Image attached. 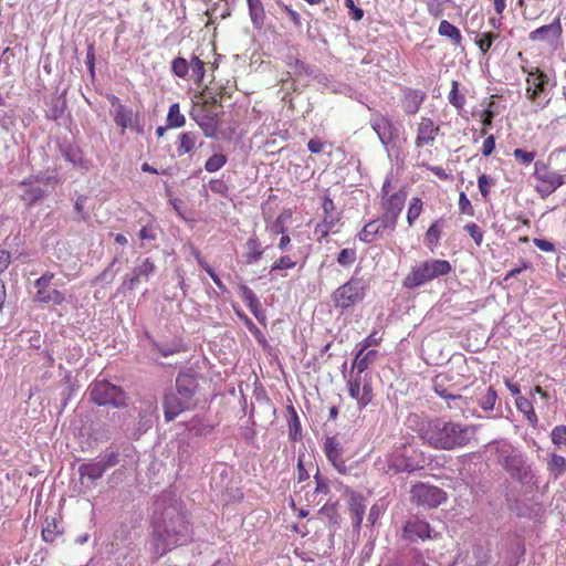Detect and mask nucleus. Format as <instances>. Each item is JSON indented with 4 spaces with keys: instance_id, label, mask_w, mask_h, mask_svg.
Masks as SVG:
<instances>
[{
    "instance_id": "1",
    "label": "nucleus",
    "mask_w": 566,
    "mask_h": 566,
    "mask_svg": "<svg viewBox=\"0 0 566 566\" xmlns=\"http://www.w3.org/2000/svg\"><path fill=\"white\" fill-rule=\"evenodd\" d=\"M189 535V522L181 504L177 501H170L166 505L164 499L158 500L156 502L151 538L155 557L164 556L171 547L185 541Z\"/></svg>"
},
{
    "instance_id": "2",
    "label": "nucleus",
    "mask_w": 566,
    "mask_h": 566,
    "mask_svg": "<svg viewBox=\"0 0 566 566\" xmlns=\"http://www.w3.org/2000/svg\"><path fill=\"white\" fill-rule=\"evenodd\" d=\"M415 431L428 447L451 451L467 447L474 438L476 428L442 417H424L417 421Z\"/></svg>"
},
{
    "instance_id": "3",
    "label": "nucleus",
    "mask_w": 566,
    "mask_h": 566,
    "mask_svg": "<svg viewBox=\"0 0 566 566\" xmlns=\"http://www.w3.org/2000/svg\"><path fill=\"white\" fill-rule=\"evenodd\" d=\"M451 270L452 266L447 260H427L411 269L410 273L403 279L402 285L406 289L412 290L437 277L449 274Z\"/></svg>"
},
{
    "instance_id": "4",
    "label": "nucleus",
    "mask_w": 566,
    "mask_h": 566,
    "mask_svg": "<svg viewBox=\"0 0 566 566\" xmlns=\"http://www.w3.org/2000/svg\"><path fill=\"white\" fill-rule=\"evenodd\" d=\"M391 180L386 179L381 187L380 206L382 209V218L388 221L389 231L396 229L398 218L405 207L407 199V191L402 187L396 192L390 193Z\"/></svg>"
},
{
    "instance_id": "5",
    "label": "nucleus",
    "mask_w": 566,
    "mask_h": 566,
    "mask_svg": "<svg viewBox=\"0 0 566 566\" xmlns=\"http://www.w3.org/2000/svg\"><path fill=\"white\" fill-rule=\"evenodd\" d=\"M366 290L367 285L364 279L352 276L333 292V304L342 311L352 308L365 298Z\"/></svg>"
},
{
    "instance_id": "6",
    "label": "nucleus",
    "mask_w": 566,
    "mask_h": 566,
    "mask_svg": "<svg viewBox=\"0 0 566 566\" xmlns=\"http://www.w3.org/2000/svg\"><path fill=\"white\" fill-rule=\"evenodd\" d=\"M90 399L98 406L125 407L127 396L125 391L107 380H95L88 388Z\"/></svg>"
},
{
    "instance_id": "7",
    "label": "nucleus",
    "mask_w": 566,
    "mask_h": 566,
    "mask_svg": "<svg viewBox=\"0 0 566 566\" xmlns=\"http://www.w3.org/2000/svg\"><path fill=\"white\" fill-rule=\"evenodd\" d=\"M416 449L402 444L394 449L386 458L387 473L415 472L424 468V460H416Z\"/></svg>"
},
{
    "instance_id": "8",
    "label": "nucleus",
    "mask_w": 566,
    "mask_h": 566,
    "mask_svg": "<svg viewBox=\"0 0 566 566\" xmlns=\"http://www.w3.org/2000/svg\"><path fill=\"white\" fill-rule=\"evenodd\" d=\"M214 108L216 99L213 98L212 102L206 99L202 103L195 104L190 111V117L198 124L203 135L209 138L216 137L220 127L219 115Z\"/></svg>"
},
{
    "instance_id": "9",
    "label": "nucleus",
    "mask_w": 566,
    "mask_h": 566,
    "mask_svg": "<svg viewBox=\"0 0 566 566\" xmlns=\"http://www.w3.org/2000/svg\"><path fill=\"white\" fill-rule=\"evenodd\" d=\"M533 176L537 181L535 189L542 198L552 195L566 181L564 175L552 170L549 166L543 161L535 163Z\"/></svg>"
},
{
    "instance_id": "10",
    "label": "nucleus",
    "mask_w": 566,
    "mask_h": 566,
    "mask_svg": "<svg viewBox=\"0 0 566 566\" xmlns=\"http://www.w3.org/2000/svg\"><path fill=\"white\" fill-rule=\"evenodd\" d=\"M410 499L419 506L436 509L447 501V493L436 485L419 482L412 485Z\"/></svg>"
},
{
    "instance_id": "11",
    "label": "nucleus",
    "mask_w": 566,
    "mask_h": 566,
    "mask_svg": "<svg viewBox=\"0 0 566 566\" xmlns=\"http://www.w3.org/2000/svg\"><path fill=\"white\" fill-rule=\"evenodd\" d=\"M107 99L113 107V119L115 124L120 128L122 135L125 134L127 128H130L137 133L142 130L138 115L134 114L132 108L124 105L115 95H109Z\"/></svg>"
},
{
    "instance_id": "12",
    "label": "nucleus",
    "mask_w": 566,
    "mask_h": 566,
    "mask_svg": "<svg viewBox=\"0 0 566 566\" xmlns=\"http://www.w3.org/2000/svg\"><path fill=\"white\" fill-rule=\"evenodd\" d=\"M347 387L349 396L357 401L359 409L367 407L373 401L371 384L363 376V373L352 371Z\"/></svg>"
},
{
    "instance_id": "13",
    "label": "nucleus",
    "mask_w": 566,
    "mask_h": 566,
    "mask_svg": "<svg viewBox=\"0 0 566 566\" xmlns=\"http://www.w3.org/2000/svg\"><path fill=\"white\" fill-rule=\"evenodd\" d=\"M370 126L377 134L380 143L386 147L394 145L399 137V129L392 119L378 111L373 113Z\"/></svg>"
},
{
    "instance_id": "14",
    "label": "nucleus",
    "mask_w": 566,
    "mask_h": 566,
    "mask_svg": "<svg viewBox=\"0 0 566 566\" xmlns=\"http://www.w3.org/2000/svg\"><path fill=\"white\" fill-rule=\"evenodd\" d=\"M497 461L513 476L521 479L526 474L524 460L521 453L510 444H502L497 449Z\"/></svg>"
},
{
    "instance_id": "15",
    "label": "nucleus",
    "mask_w": 566,
    "mask_h": 566,
    "mask_svg": "<svg viewBox=\"0 0 566 566\" xmlns=\"http://www.w3.org/2000/svg\"><path fill=\"white\" fill-rule=\"evenodd\" d=\"M522 70L524 73H527L525 90L526 97L531 102H536L538 97L546 93L548 76L538 67L527 70L523 66Z\"/></svg>"
},
{
    "instance_id": "16",
    "label": "nucleus",
    "mask_w": 566,
    "mask_h": 566,
    "mask_svg": "<svg viewBox=\"0 0 566 566\" xmlns=\"http://www.w3.org/2000/svg\"><path fill=\"white\" fill-rule=\"evenodd\" d=\"M324 452L338 473L343 475L349 474L352 465L346 464V459L344 458V446L335 437L326 438L324 442Z\"/></svg>"
},
{
    "instance_id": "17",
    "label": "nucleus",
    "mask_w": 566,
    "mask_h": 566,
    "mask_svg": "<svg viewBox=\"0 0 566 566\" xmlns=\"http://www.w3.org/2000/svg\"><path fill=\"white\" fill-rule=\"evenodd\" d=\"M117 463V454L112 452L105 459L92 460L78 467V474L81 479L87 478L91 481L98 480L103 476L105 471Z\"/></svg>"
},
{
    "instance_id": "18",
    "label": "nucleus",
    "mask_w": 566,
    "mask_h": 566,
    "mask_svg": "<svg viewBox=\"0 0 566 566\" xmlns=\"http://www.w3.org/2000/svg\"><path fill=\"white\" fill-rule=\"evenodd\" d=\"M440 133V126L433 119L422 116L417 125V135L415 139L416 148L433 146L437 136Z\"/></svg>"
},
{
    "instance_id": "19",
    "label": "nucleus",
    "mask_w": 566,
    "mask_h": 566,
    "mask_svg": "<svg viewBox=\"0 0 566 566\" xmlns=\"http://www.w3.org/2000/svg\"><path fill=\"white\" fill-rule=\"evenodd\" d=\"M402 537L410 542H417L419 539L426 541L432 537H437V535H431V526L427 521L420 520L416 516L409 518L405 523L402 527Z\"/></svg>"
},
{
    "instance_id": "20",
    "label": "nucleus",
    "mask_w": 566,
    "mask_h": 566,
    "mask_svg": "<svg viewBox=\"0 0 566 566\" xmlns=\"http://www.w3.org/2000/svg\"><path fill=\"white\" fill-rule=\"evenodd\" d=\"M193 406V401H188L177 394L166 395L163 403L166 421L174 420L181 412L191 409Z\"/></svg>"
},
{
    "instance_id": "21",
    "label": "nucleus",
    "mask_w": 566,
    "mask_h": 566,
    "mask_svg": "<svg viewBox=\"0 0 566 566\" xmlns=\"http://www.w3.org/2000/svg\"><path fill=\"white\" fill-rule=\"evenodd\" d=\"M156 270L155 263L146 258L138 264L130 276H127L123 283V285L127 290H134L135 286L140 283L142 280L148 281L149 275H151Z\"/></svg>"
},
{
    "instance_id": "22",
    "label": "nucleus",
    "mask_w": 566,
    "mask_h": 566,
    "mask_svg": "<svg viewBox=\"0 0 566 566\" xmlns=\"http://www.w3.org/2000/svg\"><path fill=\"white\" fill-rule=\"evenodd\" d=\"M387 230H389L388 221L381 217L367 222L358 232L357 238L364 243H371L377 237L382 235Z\"/></svg>"
},
{
    "instance_id": "23",
    "label": "nucleus",
    "mask_w": 566,
    "mask_h": 566,
    "mask_svg": "<svg viewBox=\"0 0 566 566\" xmlns=\"http://www.w3.org/2000/svg\"><path fill=\"white\" fill-rule=\"evenodd\" d=\"M265 247L262 245L256 234L249 237L244 244L243 260L247 265L258 263L265 252Z\"/></svg>"
},
{
    "instance_id": "24",
    "label": "nucleus",
    "mask_w": 566,
    "mask_h": 566,
    "mask_svg": "<svg viewBox=\"0 0 566 566\" xmlns=\"http://www.w3.org/2000/svg\"><path fill=\"white\" fill-rule=\"evenodd\" d=\"M348 509L350 512L353 525L359 528L365 515L366 503L365 497L354 491L348 494Z\"/></svg>"
},
{
    "instance_id": "25",
    "label": "nucleus",
    "mask_w": 566,
    "mask_h": 566,
    "mask_svg": "<svg viewBox=\"0 0 566 566\" xmlns=\"http://www.w3.org/2000/svg\"><path fill=\"white\" fill-rule=\"evenodd\" d=\"M176 387L178 396L187 399L188 401H193L192 398L197 390L198 382L192 375H179L176 379Z\"/></svg>"
},
{
    "instance_id": "26",
    "label": "nucleus",
    "mask_w": 566,
    "mask_h": 566,
    "mask_svg": "<svg viewBox=\"0 0 566 566\" xmlns=\"http://www.w3.org/2000/svg\"><path fill=\"white\" fill-rule=\"evenodd\" d=\"M19 186L23 188L20 198L27 207H32L44 196V190L41 187L35 186L31 179L21 181Z\"/></svg>"
},
{
    "instance_id": "27",
    "label": "nucleus",
    "mask_w": 566,
    "mask_h": 566,
    "mask_svg": "<svg viewBox=\"0 0 566 566\" xmlns=\"http://www.w3.org/2000/svg\"><path fill=\"white\" fill-rule=\"evenodd\" d=\"M562 31L563 29L560 24V18L556 17L551 24L539 27L536 30L532 31L528 38L532 41H538L545 40L548 36V34H552L554 39H558L562 35Z\"/></svg>"
},
{
    "instance_id": "28",
    "label": "nucleus",
    "mask_w": 566,
    "mask_h": 566,
    "mask_svg": "<svg viewBox=\"0 0 566 566\" xmlns=\"http://www.w3.org/2000/svg\"><path fill=\"white\" fill-rule=\"evenodd\" d=\"M35 289L34 302L61 305L65 301L64 294L59 290L50 289V286H35Z\"/></svg>"
},
{
    "instance_id": "29",
    "label": "nucleus",
    "mask_w": 566,
    "mask_h": 566,
    "mask_svg": "<svg viewBox=\"0 0 566 566\" xmlns=\"http://www.w3.org/2000/svg\"><path fill=\"white\" fill-rule=\"evenodd\" d=\"M424 99V94L420 91L407 88L402 98V108L406 114H416Z\"/></svg>"
},
{
    "instance_id": "30",
    "label": "nucleus",
    "mask_w": 566,
    "mask_h": 566,
    "mask_svg": "<svg viewBox=\"0 0 566 566\" xmlns=\"http://www.w3.org/2000/svg\"><path fill=\"white\" fill-rule=\"evenodd\" d=\"M198 135L193 132H184L179 134L176 142V151L179 157L192 154L196 150Z\"/></svg>"
},
{
    "instance_id": "31",
    "label": "nucleus",
    "mask_w": 566,
    "mask_h": 566,
    "mask_svg": "<svg viewBox=\"0 0 566 566\" xmlns=\"http://www.w3.org/2000/svg\"><path fill=\"white\" fill-rule=\"evenodd\" d=\"M443 221L442 219L436 220L430 224L424 233V244L426 247L433 252L436 248L440 243L441 234H442Z\"/></svg>"
},
{
    "instance_id": "32",
    "label": "nucleus",
    "mask_w": 566,
    "mask_h": 566,
    "mask_svg": "<svg viewBox=\"0 0 566 566\" xmlns=\"http://www.w3.org/2000/svg\"><path fill=\"white\" fill-rule=\"evenodd\" d=\"M377 350L375 349H367L361 350V348H358L357 354L355 355V358L352 363V371H359L364 373L369 365L375 360L377 356Z\"/></svg>"
},
{
    "instance_id": "33",
    "label": "nucleus",
    "mask_w": 566,
    "mask_h": 566,
    "mask_svg": "<svg viewBox=\"0 0 566 566\" xmlns=\"http://www.w3.org/2000/svg\"><path fill=\"white\" fill-rule=\"evenodd\" d=\"M438 33L441 36L448 38L455 46H459L462 43V34L460 30L447 20H442L440 22Z\"/></svg>"
},
{
    "instance_id": "34",
    "label": "nucleus",
    "mask_w": 566,
    "mask_h": 566,
    "mask_svg": "<svg viewBox=\"0 0 566 566\" xmlns=\"http://www.w3.org/2000/svg\"><path fill=\"white\" fill-rule=\"evenodd\" d=\"M186 124L185 115L180 112L179 103L170 105L166 118V128H180Z\"/></svg>"
},
{
    "instance_id": "35",
    "label": "nucleus",
    "mask_w": 566,
    "mask_h": 566,
    "mask_svg": "<svg viewBox=\"0 0 566 566\" xmlns=\"http://www.w3.org/2000/svg\"><path fill=\"white\" fill-rule=\"evenodd\" d=\"M287 412L290 413V420H289L290 439L294 442L300 441L302 439V427H301V420L298 418V415L292 405L287 407Z\"/></svg>"
},
{
    "instance_id": "36",
    "label": "nucleus",
    "mask_w": 566,
    "mask_h": 566,
    "mask_svg": "<svg viewBox=\"0 0 566 566\" xmlns=\"http://www.w3.org/2000/svg\"><path fill=\"white\" fill-rule=\"evenodd\" d=\"M187 428L195 437H206L213 431V426L205 423L198 416L189 420Z\"/></svg>"
},
{
    "instance_id": "37",
    "label": "nucleus",
    "mask_w": 566,
    "mask_h": 566,
    "mask_svg": "<svg viewBox=\"0 0 566 566\" xmlns=\"http://www.w3.org/2000/svg\"><path fill=\"white\" fill-rule=\"evenodd\" d=\"M515 405L517 410L525 415L531 424L534 426L537 423V416L530 399L520 396L516 398Z\"/></svg>"
},
{
    "instance_id": "38",
    "label": "nucleus",
    "mask_w": 566,
    "mask_h": 566,
    "mask_svg": "<svg viewBox=\"0 0 566 566\" xmlns=\"http://www.w3.org/2000/svg\"><path fill=\"white\" fill-rule=\"evenodd\" d=\"M423 211V201L419 197H412L408 211H407V222L411 227L415 224V222L418 220V218L421 216Z\"/></svg>"
},
{
    "instance_id": "39",
    "label": "nucleus",
    "mask_w": 566,
    "mask_h": 566,
    "mask_svg": "<svg viewBox=\"0 0 566 566\" xmlns=\"http://www.w3.org/2000/svg\"><path fill=\"white\" fill-rule=\"evenodd\" d=\"M499 38V34L497 33H494V32H484V33H479L476 35V38L474 39V42L475 44L478 45L480 52L485 55L493 42Z\"/></svg>"
},
{
    "instance_id": "40",
    "label": "nucleus",
    "mask_w": 566,
    "mask_h": 566,
    "mask_svg": "<svg viewBox=\"0 0 566 566\" xmlns=\"http://www.w3.org/2000/svg\"><path fill=\"white\" fill-rule=\"evenodd\" d=\"M446 380H448V376L443 375V374H440L434 378L433 389H434L436 394L444 399H453V400L460 399L461 396L454 395L452 391L448 390L444 387Z\"/></svg>"
},
{
    "instance_id": "41",
    "label": "nucleus",
    "mask_w": 566,
    "mask_h": 566,
    "mask_svg": "<svg viewBox=\"0 0 566 566\" xmlns=\"http://www.w3.org/2000/svg\"><path fill=\"white\" fill-rule=\"evenodd\" d=\"M496 185L495 178L490 175L482 174L478 178V187L483 200L490 199L491 190Z\"/></svg>"
},
{
    "instance_id": "42",
    "label": "nucleus",
    "mask_w": 566,
    "mask_h": 566,
    "mask_svg": "<svg viewBox=\"0 0 566 566\" xmlns=\"http://www.w3.org/2000/svg\"><path fill=\"white\" fill-rule=\"evenodd\" d=\"M292 218V211L290 209L283 210L274 220V222L268 227V230L273 234H280L286 232L285 222Z\"/></svg>"
},
{
    "instance_id": "43",
    "label": "nucleus",
    "mask_w": 566,
    "mask_h": 566,
    "mask_svg": "<svg viewBox=\"0 0 566 566\" xmlns=\"http://www.w3.org/2000/svg\"><path fill=\"white\" fill-rule=\"evenodd\" d=\"M449 103L453 105L457 109L461 111L465 104V97L463 94L459 92V82L452 81L451 91L448 96Z\"/></svg>"
},
{
    "instance_id": "44",
    "label": "nucleus",
    "mask_w": 566,
    "mask_h": 566,
    "mask_svg": "<svg viewBox=\"0 0 566 566\" xmlns=\"http://www.w3.org/2000/svg\"><path fill=\"white\" fill-rule=\"evenodd\" d=\"M228 161V158L223 154H214L210 156L205 163V169L208 172H216L221 169Z\"/></svg>"
},
{
    "instance_id": "45",
    "label": "nucleus",
    "mask_w": 566,
    "mask_h": 566,
    "mask_svg": "<svg viewBox=\"0 0 566 566\" xmlns=\"http://www.w3.org/2000/svg\"><path fill=\"white\" fill-rule=\"evenodd\" d=\"M357 260V251L354 248L342 249L337 255V263L340 266H350Z\"/></svg>"
},
{
    "instance_id": "46",
    "label": "nucleus",
    "mask_w": 566,
    "mask_h": 566,
    "mask_svg": "<svg viewBox=\"0 0 566 566\" xmlns=\"http://www.w3.org/2000/svg\"><path fill=\"white\" fill-rule=\"evenodd\" d=\"M171 71L176 76L186 78L189 73V62L186 59L178 56L171 62Z\"/></svg>"
},
{
    "instance_id": "47",
    "label": "nucleus",
    "mask_w": 566,
    "mask_h": 566,
    "mask_svg": "<svg viewBox=\"0 0 566 566\" xmlns=\"http://www.w3.org/2000/svg\"><path fill=\"white\" fill-rule=\"evenodd\" d=\"M191 70L192 77L197 83L201 82L205 76V63L199 56L193 55L189 62V71Z\"/></svg>"
},
{
    "instance_id": "48",
    "label": "nucleus",
    "mask_w": 566,
    "mask_h": 566,
    "mask_svg": "<svg viewBox=\"0 0 566 566\" xmlns=\"http://www.w3.org/2000/svg\"><path fill=\"white\" fill-rule=\"evenodd\" d=\"M552 442L558 448H566V426L559 424L551 432Z\"/></svg>"
},
{
    "instance_id": "49",
    "label": "nucleus",
    "mask_w": 566,
    "mask_h": 566,
    "mask_svg": "<svg viewBox=\"0 0 566 566\" xmlns=\"http://www.w3.org/2000/svg\"><path fill=\"white\" fill-rule=\"evenodd\" d=\"M296 261L289 254L281 255L272 265L271 272L273 271H282V270H291L296 266Z\"/></svg>"
},
{
    "instance_id": "50",
    "label": "nucleus",
    "mask_w": 566,
    "mask_h": 566,
    "mask_svg": "<svg viewBox=\"0 0 566 566\" xmlns=\"http://www.w3.org/2000/svg\"><path fill=\"white\" fill-rule=\"evenodd\" d=\"M447 1L448 0H428V13L436 19L441 18L444 13Z\"/></svg>"
},
{
    "instance_id": "51",
    "label": "nucleus",
    "mask_w": 566,
    "mask_h": 566,
    "mask_svg": "<svg viewBox=\"0 0 566 566\" xmlns=\"http://www.w3.org/2000/svg\"><path fill=\"white\" fill-rule=\"evenodd\" d=\"M459 213L468 217H474L475 210L465 192L459 195Z\"/></svg>"
},
{
    "instance_id": "52",
    "label": "nucleus",
    "mask_w": 566,
    "mask_h": 566,
    "mask_svg": "<svg viewBox=\"0 0 566 566\" xmlns=\"http://www.w3.org/2000/svg\"><path fill=\"white\" fill-rule=\"evenodd\" d=\"M464 230L473 239L476 247H480L482 244L483 238H484V232L475 222L467 223L464 226Z\"/></svg>"
},
{
    "instance_id": "53",
    "label": "nucleus",
    "mask_w": 566,
    "mask_h": 566,
    "mask_svg": "<svg viewBox=\"0 0 566 566\" xmlns=\"http://www.w3.org/2000/svg\"><path fill=\"white\" fill-rule=\"evenodd\" d=\"M249 14L252 21V24L256 29H261L265 21V10L264 6L262 7H255L249 9Z\"/></svg>"
},
{
    "instance_id": "54",
    "label": "nucleus",
    "mask_w": 566,
    "mask_h": 566,
    "mask_svg": "<svg viewBox=\"0 0 566 566\" xmlns=\"http://www.w3.org/2000/svg\"><path fill=\"white\" fill-rule=\"evenodd\" d=\"M549 467L557 478L566 471V459L563 455L554 453L552 454Z\"/></svg>"
},
{
    "instance_id": "55",
    "label": "nucleus",
    "mask_w": 566,
    "mask_h": 566,
    "mask_svg": "<svg viewBox=\"0 0 566 566\" xmlns=\"http://www.w3.org/2000/svg\"><path fill=\"white\" fill-rule=\"evenodd\" d=\"M382 342V334H379L377 331L371 332L367 337H365L358 345V348L361 350H367L371 346H378Z\"/></svg>"
},
{
    "instance_id": "56",
    "label": "nucleus",
    "mask_w": 566,
    "mask_h": 566,
    "mask_svg": "<svg viewBox=\"0 0 566 566\" xmlns=\"http://www.w3.org/2000/svg\"><path fill=\"white\" fill-rule=\"evenodd\" d=\"M513 156L514 158L521 163L522 165H530L531 163L534 161L535 157H536V153L535 151H527V150H524L522 148H516L514 149L513 151Z\"/></svg>"
},
{
    "instance_id": "57",
    "label": "nucleus",
    "mask_w": 566,
    "mask_h": 566,
    "mask_svg": "<svg viewBox=\"0 0 566 566\" xmlns=\"http://www.w3.org/2000/svg\"><path fill=\"white\" fill-rule=\"evenodd\" d=\"M494 112L490 108L483 109L480 114L481 123H482V129L480 132L481 136L488 135V129L490 126H492L493 118H494Z\"/></svg>"
},
{
    "instance_id": "58",
    "label": "nucleus",
    "mask_w": 566,
    "mask_h": 566,
    "mask_svg": "<svg viewBox=\"0 0 566 566\" xmlns=\"http://www.w3.org/2000/svg\"><path fill=\"white\" fill-rule=\"evenodd\" d=\"M339 229L329 228V226L323 223L322 221L315 226L314 234L316 235L317 241H322L327 238L329 233H337Z\"/></svg>"
},
{
    "instance_id": "59",
    "label": "nucleus",
    "mask_w": 566,
    "mask_h": 566,
    "mask_svg": "<svg viewBox=\"0 0 566 566\" xmlns=\"http://www.w3.org/2000/svg\"><path fill=\"white\" fill-rule=\"evenodd\" d=\"M497 394L493 387H489L481 403L484 410H492L495 406Z\"/></svg>"
},
{
    "instance_id": "60",
    "label": "nucleus",
    "mask_w": 566,
    "mask_h": 566,
    "mask_svg": "<svg viewBox=\"0 0 566 566\" xmlns=\"http://www.w3.org/2000/svg\"><path fill=\"white\" fill-rule=\"evenodd\" d=\"M59 534L57 525L54 521L46 522V526L42 530V537L45 542H53Z\"/></svg>"
},
{
    "instance_id": "61",
    "label": "nucleus",
    "mask_w": 566,
    "mask_h": 566,
    "mask_svg": "<svg viewBox=\"0 0 566 566\" xmlns=\"http://www.w3.org/2000/svg\"><path fill=\"white\" fill-rule=\"evenodd\" d=\"M340 212L323 213L322 222L329 226V228L338 229L337 227L340 226Z\"/></svg>"
},
{
    "instance_id": "62",
    "label": "nucleus",
    "mask_w": 566,
    "mask_h": 566,
    "mask_svg": "<svg viewBox=\"0 0 566 566\" xmlns=\"http://www.w3.org/2000/svg\"><path fill=\"white\" fill-rule=\"evenodd\" d=\"M305 458L306 455L300 454L297 458V481L304 482L310 479V472L305 468Z\"/></svg>"
},
{
    "instance_id": "63",
    "label": "nucleus",
    "mask_w": 566,
    "mask_h": 566,
    "mask_svg": "<svg viewBox=\"0 0 566 566\" xmlns=\"http://www.w3.org/2000/svg\"><path fill=\"white\" fill-rule=\"evenodd\" d=\"M345 6L349 10L350 18L354 21H360L364 18V10L357 7L354 0H345Z\"/></svg>"
},
{
    "instance_id": "64",
    "label": "nucleus",
    "mask_w": 566,
    "mask_h": 566,
    "mask_svg": "<svg viewBox=\"0 0 566 566\" xmlns=\"http://www.w3.org/2000/svg\"><path fill=\"white\" fill-rule=\"evenodd\" d=\"M239 292H240V296H241L242 301L247 305H250L251 303L255 302V300L258 298L255 293L249 286H247L244 284L240 285Z\"/></svg>"
}]
</instances>
